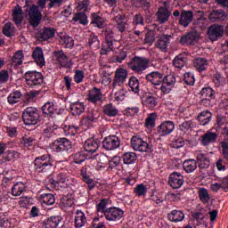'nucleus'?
<instances>
[{
    "label": "nucleus",
    "mask_w": 228,
    "mask_h": 228,
    "mask_svg": "<svg viewBox=\"0 0 228 228\" xmlns=\"http://www.w3.org/2000/svg\"><path fill=\"white\" fill-rule=\"evenodd\" d=\"M32 165L35 174L38 175H47L51 174L53 167H54V158L49 153L43 154L36 157Z\"/></svg>",
    "instance_id": "f257e3e1"
},
{
    "label": "nucleus",
    "mask_w": 228,
    "mask_h": 228,
    "mask_svg": "<svg viewBox=\"0 0 228 228\" xmlns=\"http://www.w3.org/2000/svg\"><path fill=\"white\" fill-rule=\"evenodd\" d=\"M22 120L25 126H37L42 122L40 110L37 107H27L22 111Z\"/></svg>",
    "instance_id": "f03ea898"
},
{
    "label": "nucleus",
    "mask_w": 228,
    "mask_h": 228,
    "mask_svg": "<svg viewBox=\"0 0 228 228\" xmlns=\"http://www.w3.org/2000/svg\"><path fill=\"white\" fill-rule=\"evenodd\" d=\"M44 118H56V115L61 116L65 113V108L58 107L56 102L48 101L41 107Z\"/></svg>",
    "instance_id": "7ed1b4c3"
},
{
    "label": "nucleus",
    "mask_w": 228,
    "mask_h": 228,
    "mask_svg": "<svg viewBox=\"0 0 228 228\" xmlns=\"http://www.w3.org/2000/svg\"><path fill=\"white\" fill-rule=\"evenodd\" d=\"M29 88H40L44 85V75L37 70H28L23 76Z\"/></svg>",
    "instance_id": "20e7f679"
},
{
    "label": "nucleus",
    "mask_w": 228,
    "mask_h": 228,
    "mask_svg": "<svg viewBox=\"0 0 228 228\" xmlns=\"http://www.w3.org/2000/svg\"><path fill=\"white\" fill-rule=\"evenodd\" d=\"M151 63V60L145 57L134 56L128 62V69H132L135 74H143Z\"/></svg>",
    "instance_id": "39448f33"
},
{
    "label": "nucleus",
    "mask_w": 228,
    "mask_h": 228,
    "mask_svg": "<svg viewBox=\"0 0 228 228\" xmlns=\"http://www.w3.org/2000/svg\"><path fill=\"white\" fill-rule=\"evenodd\" d=\"M50 147L53 152H57L59 154L63 152L70 154V152H72V142L65 137L57 138L51 143Z\"/></svg>",
    "instance_id": "423d86ee"
},
{
    "label": "nucleus",
    "mask_w": 228,
    "mask_h": 228,
    "mask_svg": "<svg viewBox=\"0 0 228 228\" xmlns=\"http://www.w3.org/2000/svg\"><path fill=\"white\" fill-rule=\"evenodd\" d=\"M101 118V112L95 109H88L86 115L82 117L81 126L84 129H91Z\"/></svg>",
    "instance_id": "0eeeda50"
},
{
    "label": "nucleus",
    "mask_w": 228,
    "mask_h": 228,
    "mask_svg": "<svg viewBox=\"0 0 228 228\" xmlns=\"http://www.w3.org/2000/svg\"><path fill=\"white\" fill-rule=\"evenodd\" d=\"M131 147L138 152H154V147L150 145L145 139L140 135H135L131 138Z\"/></svg>",
    "instance_id": "6e6552de"
},
{
    "label": "nucleus",
    "mask_w": 228,
    "mask_h": 228,
    "mask_svg": "<svg viewBox=\"0 0 228 228\" xmlns=\"http://www.w3.org/2000/svg\"><path fill=\"white\" fill-rule=\"evenodd\" d=\"M175 129V123L171 120H166L160 123L155 130L154 134L156 136H159V138H164L165 136H168L169 134H172Z\"/></svg>",
    "instance_id": "1a4fd4ad"
},
{
    "label": "nucleus",
    "mask_w": 228,
    "mask_h": 228,
    "mask_svg": "<svg viewBox=\"0 0 228 228\" xmlns=\"http://www.w3.org/2000/svg\"><path fill=\"white\" fill-rule=\"evenodd\" d=\"M28 22L32 28H38L42 22V12L38 9V5L32 4L28 11Z\"/></svg>",
    "instance_id": "9d476101"
},
{
    "label": "nucleus",
    "mask_w": 228,
    "mask_h": 228,
    "mask_svg": "<svg viewBox=\"0 0 228 228\" xmlns=\"http://www.w3.org/2000/svg\"><path fill=\"white\" fill-rule=\"evenodd\" d=\"M104 217L108 222H119L124 218V211L118 207H110L107 208Z\"/></svg>",
    "instance_id": "9b49d317"
},
{
    "label": "nucleus",
    "mask_w": 228,
    "mask_h": 228,
    "mask_svg": "<svg viewBox=\"0 0 228 228\" xmlns=\"http://www.w3.org/2000/svg\"><path fill=\"white\" fill-rule=\"evenodd\" d=\"M105 151H117L120 147V137L111 134L103 139L102 142Z\"/></svg>",
    "instance_id": "f8f14e48"
},
{
    "label": "nucleus",
    "mask_w": 228,
    "mask_h": 228,
    "mask_svg": "<svg viewBox=\"0 0 228 228\" xmlns=\"http://www.w3.org/2000/svg\"><path fill=\"white\" fill-rule=\"evenodd\" d=\"M48 183L51 184L52 188L55 190L60 184H63L67 181V173H53L47 177Z\"/></svg>",
    "instance_id": "ddd939ff"
},
{
    "label": "nucleus",
    "mask_w": 228,
    "mask_h": 228,
    "mask_svg": "<svg viewBox=\"0 0 228 228\" xmlns=\"http://www.w3.org/2000/svg\"><path fill=\"white\" fill-rule=\"evenodd\" d=\"M55 35L56 29L54 28L45 27L36 33V38L38 42H47V40L54 38Z\"/></svg>",
    "instance_id": "4468645a"
},
{
    "label": "nucleus",
    "mask_w": 228,
    "mask_h": 228,
    "mask_svg": "<svg viewBox=\"0 0 228 228\" xmlns=\"http://www.w3.org/2000/svg\"><path fill=\"white\" fill-rule=\"evenodd\" d=\"M168 184L174 190H179L184 184V176L177 171H175L169 175Z\"/></svg>",
    "instance_id": "2eb2a0df"
},
{
    "label": "nucleus",
    "mask_w": 228,
    "mask_h": 228,
    "mask_svg": "<svg viewBox=\"0 0 228 228\" xmlns=\"http://www.w3.org/2000/svg\"><path fill=\"white\" fill-rule=\"evenodd\" d=\"M200 140L203 147H209V145L216 143V140H218V133L208 130L203 135H201Z\"/></svg>",
    "instance_id": "dca6fc26"
},
{
    "label": "nucleus",
    "mask_w": 228,
    "mask_h": 228,
    "mask_svg": "<svg viewBox=\"0 0 228 228\" xmlns=\"http://www.w3.org/2000/svg\"><path fill=\"white\" fill-rule=\"evenodd\" d=\"M200 38V33L197 30H191L189 33L183 35L180 38L181 45H191V44H195Z\"/></svg>",
    "instance_id": "f3484780"
},
{
    "label": "nucleus",
    "mask_w": 228,
    "mask_h": 228,
    "mask_svg": "<svg viewBox=\"0 0 228 228\" xmlns=\"http://www.w3.org/2000/svg\"><path fill=\"white\" fill-rule=\"evenodd\" d=\"M101 147V141L99 139L89 138L84 142V151L92 156Z\"/></svg>",
    "instance_id": "a211bd4d"
},
{
    "label": "nucleus",
    "mask_w": 228,
    "mask_h": 228,
    "mask_svg": "<svg viewBox=\"0 0 228 228\" xmlns=\"http://www.w3.org/2000/svg\"><path fill=\"white\" fill-rule=\"evenodd\" d=\"M196 120L200 126H209V124H211V120H213V113L208 110H202L197 115Z\"/></svg>",
    "instance_id": "6ab92c4d"
},
{
    "label": "nucleus",
    "mask_w": 228,
    "mask_h": 228,
    "mask_svg": "<svg viewBox=\"0 0 228 228\" xmlns=\"http://www.w3.org/2000/svg\"><path fill=\"white\" fill-rule=\"evenodd\" d=\"M87 101L92 102V104H97V102L102 104V91L97 87H94L87 94Z\"/></svg>",
    "instance_id": "aec40b11"
},
{
    "label": "nucleus",
    "mask_w": 228,
    "mask_h": 228,
    "mask_svg": "<svg viewBox=\"0 0 228 228\" xmlns=\"http://www.w3.org/2000/svg\"><path fill=\"white\" fill-rule=\"evenodd\" d=\"M208 36L211 42H216V40L224 37V29L220 26L212 25L208 28Z\"/></svg>",
    "instance_id": "412c9836"
},
{
    "label": "nucleus",
    "mask_w": 228,
    "mask_h": 228,
    "mask_svg": "<svg viewBox=\"0 0 228 228\" xmlns=\"http://www.w3.org/2000/svg\"><path fill=\"white\" fill-rule=\"evenodd\" d=\"M69 110L73 117H79L80 115H83V113H85V110H86V105L85 104V102L77 101L69 104Z\"/></svg>",
    "instance_id": "4be33fe9"
},
{
    "label": "nucleus",
    "mask_w": 228,
    "mask_h": 228,
    "mask_svg": "<svg viewBox=\"0 0 228 228\" xmlns=\"http://www.w3.org/2000/svg\"><path fill=\"white\" fill-rule=\"evenodd\" d=\"M127 79V71L124 68H118L114 76L113 86H122Z\"/></svg>",
    "instance_id": "5701e85b"
},
{
    "label": "nucleus",
    "mask_w": 228,
    "mask_h": 228,
    "mask_svg": "<svg viewBox=\"0 0 228 228\" xmlns=\"http://www.w3.org/2000/svg\"><path fill=\"white\" fill-rule=\"evenodd\" d=\"M92 155L86 152V151H80L76 153L71 154L70 159H72L73 163L76 165H83L85 161L90 159Z\"/></svg>",
    "instance_id": "b1692460"
},
{
    "label": "nucleus",
    "mask_w": 228,
    "mask_h": 228,
    "mask_svg": "<svg viewBox=\"0 0 228 228\" xmlns=\"http://www.w3.org/2000/svg\"><path fill=\"white\" fill-rule=\"evenodd\" d=\"M193 22V11L183 10L180 14L179 24L183 28H188Z\"/></svg>",
    "instance_id": "393cba45"
},
{
    "label": "nucleus",
    "mask_w": 228,
    "mask_h": 228,
    "mask_svg": "<svg viewBox=\"0 0 228 228\" xmlns=\"http://www.w3.org/2000/svg\"><path fill=\"white\" fill-rule=\"evenodd\" d=\"M53 59L55 61L64 69H69V57L63 51H56L53 53Z\"/></svg>",
    "instance_id": "a878e982"
},
{
    "label": "nucleus",
    "mask_w": 228,
    "mask_h": 228,
    "mask_svg": "<svg viewBox=\"0 0 228 228\" xmlns=\"http://www.w3.org/2000/svg\"><path fill=\"white\" fill-rule=\"evenodd\" d=\"M163 74L159 71H152L146 75V79L154 85V86H159L163 83Z\"/></svg>",
    "instance_id": "bb28decb"
},
{
    "label": "nucleus",
    "mask_w": 228,
    "mask_h": 228,
    "mask_svg": "<svg viewBox=\"0 0 228 228\" xmlns=\"http://www.w3.org/2000/svg\"><path fill=\"white\" fill-rule=\"evenodd\" d=\"M185 216L183 210L174 209L170 213L167 214V219L174 224H179V222H183L184 220Z\"/></svg>",
    "instance_id": "cd10ccee"
},
{
    "label": "nucleus",
    "mask_w": 228,
    "mask_h": 228,
    "mask_svg": "<svg viewBox=\"0 0 228 228\" xmlns=\"http://www.w3.org/2000/svg\"><path fill=\"white\" fill-rule=\"evenodd\" d=\"M186 63H188V55L186 53H180L176 55L173 60V67L175 69H183Z\"/></svg>",
    "instance_id": "c85d7f7f"
},
{
    "label": "nucleus",
    "mask_w": 228,
    "mask_h": 228,
    "mask_svg": "<svg viewBox=\"0 0 228 228\" xmlns=\"http://www.w3.org/2000/svg\"><path fill=\"white\" fill-rule=\"evenodd\" d=\"M32 58L39 67L45 65V58L44 57V50L37 46L32 53Z\"/></svg>",
    "instance_id": "c756f323"
},
{
    "label": "nucleus",
    "mask_w": 228,
    "mask_h": 228,
    "mask_svg": "<svg viewBox=\"0 0 228 228\" xmlns=\"http://www.w3.org/2000/svg\"><path fill=\"white\" fill-rule=\"evenodd\" d=\"M168 44H170V36L163 35L155 44L157 49H160L162 53H167L168 51Z\"/></svg>",
    "instance_id": "7c9ffc66"
},
{
    "label": "nucleus",
    "mask_w": 228,
    "mask_h": 228,
    "mask_svg": "<svg viewBox=\"0 0 228 228\" xmlns=\"http://www.w3.org/2000/svg\"><path fill=\"white\" fill-rule=\"evenodd\" d=\"M86 222L88 220L86 219V216L85 215V212L82 210H77L76 216H75V227L76 228H82L86 225Z\"/></svg>",
    "instance_id": "2f4dec72"
},
{
    "label": "nucleus",
    "mask_w": 228,
    "mask_h": 228,
    "mask_svg": "<svg viewBox=\"0 0 228 228\" xmlns=\"http://www.w3.org/2000/svg\"><path fill=\"white\" fill-rule=\"evenodd\" d=\"M225 11L224 10H213L208 19L211 20V22H220V20H224L226 19Z\"/></svg>",
    "instance_id": "473e14b6"
},
{
    "label": "nucleus",
    "mask_w": 228,
    "mask_h": 228,
    "mask_svg": "<svg viewBox=\"0 0 228 228\" xmlns=\"http://www.w3.org/2000/svg\"><path fill=\"white\" fill-rule=\"evenodd\" d=\"M26 183H24L23 182H17L11 190V194L13 197H20V195H22V193H24V191H26Z\"/></svg>",
    "instance_id": "72a5a7b5"
},
{
    "label": "nucleus",
    "mask_w": 228,
    "mask_h": 228,
    "mask_svg": "<svg viewBox=\"0 0 228 228\" xmlns=\"http://www.w3.org/2000/svg\"><path fill=\"white\" fill-rule=\"evenodd\" d=\"M61 222L60 216H52L44 221L45 228H57Z\"/></svg>",
    "instance_id": "f704fd0d"
},
{
    "label": "nucleus",
    "mask_w": 228,
    "mask_h": 228,
    "mask_svg": "<svg viewBox=\"0 0 228 228\" xmlns=\"http://www.w3.org/2000/svg\"><path fill=\"white\" fill-rule=\"evenodd\" d=\"M157 19L160 24H165L170 19V11L165 7H160L156 13Z\"/></svg>",
    "instance_id": "c9c22d12"
},
{
    "label": "nucleus",
    "mask_w": 228,
    "mask_h": 228,
    "mask_svg": "<svg viewBox=\"0 0 228 228\" xmlns=\"http://www.w3.org/2000/svg\"><path fill=\"white\" fill-rule=\"evenodd\" d=\"M122 168V159L118 156H114L109 160V170L115 172Z\"/></svg>",
    "instance_id": "e433bc0d"
},
{
    "label": "nucleus",
    "mask_w": 228,
    "mask_h": 228,
    "mask_svg": "<svg viewBox=\"0 0 228 228\" xmlns=\"http://www.w3.org/2000/svg\"><path fill=\"white\" fill-rule=\"evenodd\" d=\"M193 66L198 72H204L208 69V60L202 57L195 58L193 60Z\"/></svg>",
    "instance_id": "4c0bfd02"
},
{
    "label": "nucleus",
    "mask_w": 228,
    "mask_h": 228,
    "mask_svg": "<svg viewBox=\"0 0 228 228\" xmlns=\"http://www.w3.org/2000/svg\"><path fill=\"white\" fill-rule=\"evenodd\" d=\"M102 113L110 118L117 117L118 115V109L113 103H108L102 107Z\"/></svg>",
    "instance_id": "58836bf2"
},
{
    "label": "nucleus",
    "mask_w": 228,
    "mask_h": 228,
    "mask_svg": "<svg viewBox=\"0 0 228 228\" xmlns=\"http://www.w3.org/2000/svg\"><path fill=\"white\" fill-rule=\"evenodd\" d=\"M200 168H208L209 167V159L206 153L199 152L197 153V161Z\"/></svg>",
    "instance_id": "ea45409f"
},
{
    "label": "nucleus",
    "mask_w": 228,
    "mask_h": 228,
    "mask_svg": "<svg viewBox=\"0 0 228 228\" xmlns=\"http://www.w3.org/2000/svg\"><path fill=\"white\" fill-rule=\"evenodd\" d=\"M124 165H134L138 159V156L134 152L127 151L122 155Z\"/></svg>",
    "instance_id": "a19ab883"
},
{
    "label": "nucleus",
    "mask_w": 228,
    "mask_h": 228,
    "mask_svg": "<svg viewBox=\"0 0 228 228\" xmlns=\"http://www.w3.org/2000/svg\"><path fill=\"white\" fill-rule=\"evenodd\" d=\"M91 24H93L94 28L102 29V28H104V19L101 17L97 12H93L91 14Z\"/></svg>",
    "instance_id": "79ce46f5"
},
{
    "label": "nucleus",
    "mask_w": 228,
    "mask_h": 228,
    "mask_svg": "<svg viewBox=\"0 0 228 228\" xmlns=\"http://www.w3.org/2000/svg\"><path fill=\"white\" fill-rule=\"evenodd\" d=\"M183 168L187 174H191L197 170V160L195 159H187L183 163Z\"/></svg>",
    "instance_id": "37998d69"
},
{
    "label": "nucleus",
    "mask_w": 228,
    "mask_h": 228,
    "mask_svg": "<svg viewBox=\"0 0 228 228\" xmlns=\"http://www.w3.org/2000/svg\"><path fill=\"white\" fill-rule=\"evenodd\" d=\"M199 199L202 204L205 206L209 204V200H211V196H209V191H208V189L201 187L199 189L198 191Z\"/></svg>",
    "instance_id": "c03bdc74"
},
{
    "label": "nucleus",
    "mask_w": 228,
    "mask_h": 228,
    "mask_svg": "<svg viewBox=\"0 0 228 228\" xmlns=\"http://www.w3.org/2000/svg\"><path fill=\"white\" fill-rule=\"evenodd\" d=\"M64 134L66 136H76L79 133V126L77 125H65L63 126Z\"/></svg>",
    "instance_id": "a18cd8bd"
},
{
    "label": "nucleus",
    "mask_w": 228,
    "mask_h": 228,
    "mask_svg": "<svg viewBox=\"0 0 228 228\" xmlns=\"http://www.w3.org/2000/svg\"><path fill=\"white\" fill-rule=\"evenodd\" d=\"M22 93L20 90L12 91L7 97V102L13 106V104H17L20 101Z\"/></svg>",
    "instance_id": "49530a36"
},
{
    "label": "nucleus",
    "mask_w": 228,
    "mask_h": 228,
    "mask_svg": "<svg viewBox=\"0 0 228 228\" xmlns=\"http://www.w3.org/2000/svg\"><path fill=\"white\" fill-rule=\"evenodd\" d=\"M40 200L45 204V206H53L56 204V197L51 193H44L40 196Z\"/></svg>",
    "instance_id": "de8ad7c7"
},
{
    "label": "nucleus",
    "mask_w": 228,
    "mask_h": 228,
    "mask_svg": "<svg viewBox=\"0 0 228 228\" xmlns=\"http://www.w3.org/2000/svg\"><path fill=\"white\" fill-rule=\"evenodd\" d=\"M199 95L200 97L205 98V99H215L216 95V92H215L211 87H203Z\"/></svg>",
    "instance_id": "09e8293b"
},
{
    "label": "nucleus",
    "mask_w": 228,
    "mask_h": 228,
    "mask_svg": "<svg viewBox=\"0 0 228 228\" xmlns=\"http://www.w3.org/2000/svg\"><path fill=\"white\" fill-rule=\"evenodd\" d=\"M72 20L74 22H79V24L83 26H86L88 24V16H86L85 12H77L74 14Z\"/></svg>",
    "instance_id": "8fccbe9b"
},
{
    "label": "nucleus",
    "mask_w": 228,
    "mask_h": 228,
    "mask_svg": "<svg viewBox=\"0 0 228 228\" xmlns=\"http://www.w3.org/2000/svg\"><path fill=\"white\" fill-rule=\"evenodd\" d=\"M128 86L134 94H140V80L136 77H131L129 78Z\"/></svg>",
    "instance_id": "3c124183"
},
{
    "label": "nucleus",
    "mask_w": 228,
    "mask_h": 228,
    "mask_svg": "<svg viewBox=\"0 0 228 228\" xmlns=\"http://www.w3.org/2000/svg\"><path fill=\"white\" fill-rule=\"evenodd\" d=\"M108 204H110V199H102L99 204L96 205V211L98 213H102L105 216L106 212L108 211Z\"/></svg>",
    "instance_id": "603ef678"
},
{
    "label": "nucleus",
    "mask_w": 228,
    "mask_h": 228,
    "mask_svg": "<svg viewBox=\"0 0 228 228\" xmlns=\"http://www.w3.org/2000/svg\"><path fill=\"white\" fill-rule=\"evenodd\" d=\"M147 185L143 183H138L134 188V193L136 195V197H146L147 195Z\"/></svg>",
    "instance_id": "864d4df0"
},
{
    "label": "nucleus",
    "mask_w": 228,
    "mask_h": 228,
    "mask_svg": "<svg viewBox=\"0 0 228 228\" xmlns=\"http://www.w3.org/2000/svg\"><path fill=\"white\" fill-rule=\"evenodd\" d=\"M23 19L24 18L22 17V8H14L12 11V20L15 22V24H21Z\"/></svg>",
    "instance_id": "5fc2aeb1"
},
{
    "label": "nucleus",
    "mask_w": 228,
    "mask_h": 228,
    "mask_svg": "<svg viewBox=\"0 0 228 228\" xmlns=\"http://www.w3.org/2000/svg\"><path fill=\"white\" fill-rule=\"evenodd\" d=\"M89 47L94 49H99L101 47V41H99V37L94 33H91L88 39Z\"/></svg>",
    "instance_id": "6e6d98bb"
},
{
    "label": "nucleus",
    "mask_w": 228,
    "mask_h": 228,
    "mask_svg": "<svg viewBox=\"0 0 228 228\" xmlns=\"http://www.w3.org/2000/svg\"><path fill=\"white\" fill-rule=\"evenodd\" d=\"M61 44H63L66 49H72L74 47V38L70 36L64 35L61 37Z\"/></svg>",
    "instance_id": "4d7b16f0"
},
{
    "label": "nucleus",
    "mask_w": 228,
    "mask_h": 228,
    "mask_svg": "<svg viewBox=\"0 0 228 228\" xmlns=\"http://www.w3.org/2000/svg\"><path fill=\"white\" fill-rule=\"evenodd\" d=\"M145 106L150 110H154L158 106V98L148 95L145 99Z\"/></svg>",
    "instance_id": "13d9d810"
},
{
    "label": "nucleus",
    "mask_w": 228,
    "mask_h": 228,
    "mask_svg": "<svg viewBox=\"0 0 228 228\" xmlns=\"http://www.w3.org/2000/svg\"><path fill=\"white\" fill-rule=\"evenodd\" d=\"M183 82L187 86H193L195 85V75L191 72H186L183 74Z\"/></svg>",
    "instance_id": "bf43d9fd"
},
{
    "label": "nucleus",
    "mask_w": 228,
    "mask_h": 228,
    "mask_svg": "<svg viewBox=\"0 0 228 228\" xmlns=\"http://www.w3.org/2000/svg\"><path fill=\"white\" fill-rule=\"evenodd\" d=\"M23 60H24V53L22 52V50H19L14 53L12 57V63H14L19 67L22 64Z\"/></svg>",
    "instance_id": "052dcab7"
},
{
    "label": "nucleus",
    "mask_w": 228,
    "mask_h": 228,
    "mask_svg": "<svg viewBox=\"0 0 228 228\" xmlns=\"http://www.w3.org/2000/svg\"><path fill=\"white\" fill-rule=\"evenodd\" d=\"M37 95H40V91H30L24 94V99L27 102H34Z\"/></svg>",
    "instance_id": "680f3d73"
},
{
    "label": "nucleus",
    "mask_w": 228,
    "mask_h": 228,
    "mask_svg": "<svg viewBox=\"0 0 228 228\" xmlns=\"http://www.w3.org/2000/svg\"><path fill=\"white\" fill-rule=\"evenodd\" d=\"M2 33H4V35L5 37H8L9 38H12V37H13V28H12V23L11 22H7L4 24Z\"/></svg>",
    "instance_id": "e2e57ef3"
},
{
    "label": "nucleus",
    "mask_w": 228,
    "mask_h": 228,
    "mask_svg": "<svg viewBox=\"0 0 228 228\" xmlns=\"http://www.w3.org/2000/svg\"><path fill=\"white\" fill-rule=\"evenodd\" d=\"M175 77L174 75H167L163 77L162 83L174 88V86H175Z\"/></svg>",
    "instance_id": "0e129e2a"
},
{
    "label": "nucleus",
    "mask_w": 228,
    "mask_h": 228,
    "mask_svg": "<svg viewBox=\"0 0 228 228\" xmlns=\"http://www.w3.org/2000/svg\"><path fill=\"white\" fill-rule=\"evenodd\" d=\"M156 118H158V115L156 113L150 114L149 117L146 118L147 127H155Z\"/></svg>",
    "instance_id": "69168bd1"
},
{
    "label": "nucleus",
    "mask_w": 228,
    "mask_h": 228,
    "mask_svg": "<svg viewBox=\"0 0 228 228\" xmlns=\"http://www.w3.org/2000/svg\"><path fill=\"white\" fill-rule=\"evenodd\" d=\"M191 126H193V121H183L182 124L179 125V130L183 133H188V131L191 129Z\"/></svg>",
    "instance_id": "338daca9"
},
{
    "label": "nucleus",
    "mask_w": 228,
    "mask_h": 228,
    "mask_svg": "<svg viewBox=\"0 0 228 228\" xmlns=\"http://www.w3.org/2000/svg\"><path fill=\"white\" fill-rule=\"evenodd\" d=\"M222 156L224 159L228 161V141H222L221 143Z\"/></svg>",
    "instance_id": "774afa93"
}]
</instances>
